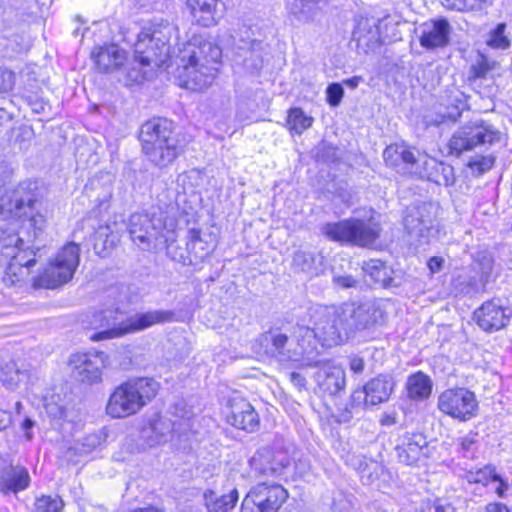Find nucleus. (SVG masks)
Wrapping results in <instances>:
<instances>
[{
  "label": "nucleus",
  "mask_w": 512,
  "mask_h": 512,
  "mask_svg": "<svg viewBox=\"0 0 512 512\" xmlns=\"http://www.w3.org/2000/svg\"><path fill=\"white\" fill-rule=\"evenodd\" d=\"M221 56V49L209 41L188 43L178 67L180 85L192 91L208 88L216 78Z\"/></svg>",
  "instance_id": "1"
},
{
  "label": "nucleus",
  "mask_w": 512,
  "mask_h": 512,
  "mask_svg": "<svg viewBox=\"0 0 512 512\" xmlns=\"http://www.w3.org/2000/svg\"><path fill=\"white\" fill-rule=\"evenodd\" d=\"M117 310H101L92 316L90 324L95 329L107 328L103 331L94 333L90 336L92 341H101L123 336L128 333L138 332L147 329L155 324H161L171 321L173 312L171 311H147L137 313L126 320L117 321Z\"/></svg>",
  "instance_id": "2"
},
{
  "label": "nucleus",
  "mask_w": 512,
  "mask_h": 512,
  "mask_svg": "<svg viewBox=\"0 0 512 512\" xmlns=\"http://www.w3.org/2000/svg\"><path fill=\"white\" fill-rule=\"evenodd\" d=\"M126 229L133 244L142 251L168 249L175 241L174 231L167 229L161 213H133L126 222Z\"/></svg>",
  "instance_id": "3"
},
{
  "label": "nucleus",
  "mask_w": 512,
  "mask_h": 512,
  "mask_svg": "<svg viewBox=\"0 0 512 512\" xmlns=\"http://www.w3.org/2000/svg\"><path fill=\"white\" fill-rule=\"evenodd\" d=\"M158 388L152 378H136L119 385L109 397L107 414L123 418L137 413L156 396Z\"/></svg>",
  "instance_id": "4"
},
{
  "label": "nucleus",
  "mask_w": 512,
  "mask_h": 512,
  "mask_svg": "<svg viewBox=\"0 0 512 512\" xmlns=\"http://www.w3.org/2000/svg\"><path fill=\"white\" fill-rule=\"evenodd\" d=\"M21 237H12L4 243L0 252V268L3 269L2 280L6 286H15L23 282L36 265V252L24 249Z\"/></svg>",
  "instance_id": "5"
},
{
  "label": "nucleus",
  "mask_w": 512,
  "mask_h": 512,
  "mask_svg": "<svg viewBox=\"0 0 512 512\" xmlns=\"http://www.w3.org/2000/svg\"><path fill=\"white\" fill-rule=\"evenodd\" d=\"M173 30L172 26L165 25L152 31H142L135 43V61L142 66L164 64L170 54L169 41Z\"/></svg>",
  "instance_id": "6"
},
{
  "label": "nucleus",
  "mask_w": 512,
  "mask_h": 512,
  "mask_svg": "<svg viewBox=\"0 0 512 512\" xmlns=\"http://www.w3.org/2000/svg\"><path fill=\"white\" fill-rule=\"evenodd\" d=\"M339 310L347 338L357 331L382 325L386 319V310L381 300L344 303L339 306Z\"/></svg>",
  "instance_id": "7"
},
{
  "label": "nucleus",
  "mask_w": 512,
  "mask_h": 512,
  "mask_svg": "<svg viewBox=\"0 0 512 512\" xmlns=\"http://www.w3.org/2000/svg\"><path fill=\"white\" fill-rule=\"evenodd\" d=\"M321 231L332 241L366 247L371 246L379 237L380 227L377 223L349 219L336 223H326Z\"/></svg>",
  "instance_id": "8"
},
{
  "label": "nucleus",
  "mask_w": 512,
  "mask_h": 512,
  "mask_svg": "<svg viewBox=\"0 0 512 512\" xmlns=\"http://www.w3.org/2000/svg\"><path fill=\"white\" fill-rule=\"evenodd\" d=\"M79 261L80 247L74 242L66 244L39 276L37 285L54 289L66 284L72 279Z\"/></svg>",
  "instance_id": "9"
},
{
  "label": "nucleus",
  "mask_w": 512,
  "mask_h": 512,
  "mask_svg": "<svg viewBox=\"0 0 512 512\" xmlns=\"http://www.w3.org/2000/svg\"><path fill=\"white\" fill-rule=\"evenodd\" d=\"M311 330L322 346H336L347 339L339 306L318 305L310 310Z\"/></svg>",
  "instance_id": "10"
},
{
  "label": "nucleus",
  "mask_w": 512,
  "mask_h": 512,
  "mask_svg": "<svg viewBox=\"0 0 512 512\" xmlns=\"http://www.w3.org/2000/svg\"><path fill=\"white\" fill-rule=\"evenodd\" d=\"M288 498L286 489L276 483H259L242 501L241 512H277Z\"/></svg>",
  "instance_id": "11"
},
{
  "label": "nucleus",
  "mask_w": 512,
  "mask_h": 512,
  "mask_svg": "<svg viewBox=\"0 0 512 512\" xmlns=\"http://www.w3.org/2000/svg\"><path fill=\"white\" fill-rule=\"evenodd\" d=\"M500 141V132L484 122L473 123L459 128L449 142L452 153L460 155L479 145H492Z\"/></svg>",
  "instance_id": "12"
},
{
  "label": "nucleus",
  "mask_w": 512,
  "mask_h": 512,
  "mask_svg": "<svg viewBox=\"0 0 512 512\" xmlns=\"http://www.w3.org/2000/svg\"><path fill=\"white\" fill-rule=\"evenodd\" d=\"M438 409L459 421H468L476 416L478 401L467 388L458 387L443 391L437 401Z\"/></svg>",
  "instance_id": "13"
},
{
  "label": "nucleus",
  "mask_w": 512,
  "mask_h": 512,
  "mask_svg": "<svg viewBox=\"0 0 512 512\" xmlns=\"http://www.w3.org/2000/svg\"><path fill=\"white\" fill-rule=\"evenodd\" d=\"M73 377L84 384L93 385L102 380L106 366L104 352L75 354L70 358Z\"/></svg>",
  "instance_id": "14"
},
{
  "label": "nucleus",
  "mask_w": 512,
  "mask_h": 512,
  "mask_svg": "<svg viewBox=\"0 0 512 512\" xmlns=\"http://www.w3.org/2000/svg\"><path fill=\"white\" fill-rule=\"evenodd\" d=\"M394 389V382L391 377L377 376L371 379L362 389L355 390L351 395L352 408L378 405L388 401Z\"/></svg>",
  "instance_id": "15"
},
{
  "label": "nucleus",
  "mask_w": 512,
  "mask_h": 512,
  "mask_svg": "<svg viewBox=\"0 0 512 512\" xmlns=\"http://www.w3.org/2000/svg\"><path fill=\"white\" fill-rule=\"evenodd\" d=\"M318 339L311 330V327L298 325L295 330V343L293 352L288 355L294 362L303 366H317L322 363L317 351Z\"/></svg>",
  "instance_id": "16"
},
{
  "label": "nucleus",
  "mask_w": 512,
  "mask_h": 512,
  "mask_svg": "<svg viewBox=\"0 0 512 512\" xmlns=\"http://www.w3.org/2000/svg\"><path fill=\"white\" fill-rule=\"evenodd\" d=\"M414 175L446 187L454 185L456 180L451 165L421 153H418V166Z\"/></svg>",
  "instance_id": "17"
},
{
  "label": "nucleus",
  "mask_w": 512,
  "mask_h": 512,
  "mask_svg": "<svg viewBox=\"0 0 512 512\" xmlns=\"http://www.w3.org/2000/svg\"><path fill=\"white\" fill-rule=\"evenodd\" d=\"M436 207L432 203L423 202L409 209L404 218V225L408 233L427 239L434 229Z\"/></svg>",
  "instance_id": "18"
},
{
  "label": "nucleus",
  "mask_w": 512,
  "mask_h": 512,
  "mask_svg": "<svg viewBox=\"0 0 512 512\" xmlns=\"http://www.w3.org/2000/svg\"><path fill=\"white\" fill-rule=\"evenodd\" d=\"M451 30L447 19L426 21L418 28L420 45L427 50L445 47L449 44Z\"/></svg>",
  "instance_id": "19"
},
{
  "label": "nucleus",
  "mask_w": 512,
  "mask_h": 512,
  "mask_svg": "<svg viewBox=\"0 0 512 512\" xmlns=\"http://www.w3.org/2000/svg\"><path fill=\"white\" fill-rule=\"evenodd\" d=\"M474 318L478 326L486 332H494L504 328L509 315L502 306L500 299L484 302L475 312Z\"/></svg>",
  "instance_id": "20"
},
{
  "label": "nucleus",
  "mask_w": 512,
  "mask_h": 512,
  "mask_svg": "<svg viewBox=\"0 0 512 512\" xmlns=\"http://www.w3.org/2000/svg\"><path fill=\"white\" fill-rule=\"evenodd\" d=\"M35 198L32 194H27L25 197L16 198L10 212L13 217L21 222V230L30 233L33 230L32 238L36 239L38 233L42 229L44 219L41 215L34 214ZM31 238V236H28Z\"/></svg>",
  "instance_id": "21"
},
{
  "label": "nucleus",
  "mask_w": 512,
  "mask_h": 512,
  "mask_svg": "<svg viewBox=\"0 0 512 512\" xmlns=\"http://www.w3.org/2000/svg\"><path fill=\"white\" fill-rule=\"evenodd\" d=\"M227 422L237 429L254 432L259 427V416L254 407L245 399L234 398L230 402Z\"/></svg>",
  "instance_id": "22"
},
{
  "label": "nucleus",
  "mask_w": 512,
  "mask_h": 512,
  "mask_svg": "<svg viewBox=\"0 0 512 512\" xmlns=\"http://www.w3.org/2000/svg\"><path fill=\"white\" fill-rule=\"evenodd\" d=\"M176 138L173 123L166 118H153L145 122L140 130L142 150Z\"/></svg>",
  "instance_id": "23"
},
{
  "label": "nucleus",
  "mask_w": 512,
  "mask_h": 512,
  "mask_svg": "<svg viewBox=\"0 0 512 512\" xmlns=\"http://www.w3.org/2000/svg\"><path fill=\"white\" fill-rule=\"evenodd\" d=\"M427 444V439L422 433H406L396 446L399 461L406 465L416 464L426 455Z\"/></svg>",
  "instance_id": "24"
},
{
  "label": "nucleus",
  "mask_w": 512,
  "mask_h": 512,
  "mask_svg": "<svg viewBox=\"0 0 512 512\" xmlns=\"http://www.w3.org/2000/svg\"><path fill=\"white\" fill-rule=\"evenodd\" d=\"M383 158L387 165L398 172L415 174L418 166V154L405 144H393L385 148Z\"/></svg>",
  "instance_id": "25"
},
{
  "label": "nucleus",
  "mask_w": 512,
  "mask_h": 512,
  "mask_svg": "<svg viewBox=\"0 0 512 512\" xmlns=\"http://www.w3.org/2000/svg\"><path fill=\"white\" fill-rule=\"evenodd\" d=\"M286 465L284 458L278 459L269 447L257 450L250 460L251 469L258 477L280 474Z\"/></svg>",
  "instance_id": "26"
},
{
  "label": "nucleus",
  "mask_w": 512,
  "mask_h": 512,
  "mask_svg": "<svg viewBox=\"0 0 512 512\" xmlns=\"http://www.w3.org/2000/svg\"><path fill=\"white\" fill-rule=\"evenodd\" d=\"M148 160L157 167L164 168L171 164L182 152L178 138L170 139L167 143H158L142 150Z\"/></svg>",
  "instance_id": "27"
},
{
  "label": "nucleus",
  "mask_w": 512,
  "mask_h": 512,
  "mask_svg": "<svg viewBox=\"0 0 512 512\" xmlns=\"http://www.w3.org/2000/svg\"><path fill=\"white\" fill-rule=\"evenodd\" d=\"M92 58L100 71L109 73L122 67L127 56L125 50L111 44L96 48L92 52Z\"/></svg>",
  "instance_id": "28"
},
{
  "label": "nucleus",
  "mask_w": 512,
  "mask_h": 512,
  "mask_svg": "<svg viewBox=\"0 0 512 512\" xmlns=\"http://www.w3.org/2000/svg\"><path fill=\"white\" fill-rule=\"evenodd\" d=\"M30 483L28 470L20 465H7L0 471V491L2 493H17L25 490Z\"/></svg>",
  "instance_id": "29"
},
{
  "label": "nucleus",
  "mask_w": 512,
  "mask_h": 512,
  "mask_svg": "<svg viewBox=\"0 0 512 512\" xmlns=\"http://www.w3.org/2000/svg\"><path fill=\"white\" fill-rule=\"evenodd\" d=\"M319 387L330 395H336L345 387V372L341 366L324 363L316 373Z\"/></svg>",
  "instance_id": "30"
},
{
  "label": "nucleus",
  "mask_w": 512,
  "mask_h": 512,
  "mask_svg": "<svg viewBox=\"0 0 512 512\" xmlns=\"http://www.w3.org/2000/svg\"><path fill=\"white\" fill-rule=\"evenodd\" d=\"M260 343L280 361H292L288 355L293 352V341H289L288 336L279 329H270L261 334Z\"/></svg>",
  "instance_id": "31"
},
{
  "label": "nucleus",
  "mask_w": 512,
  "mask_h": 512,
  "mask_svg": "<svg viewBox=\"0 0 512 512\" xmlns=\"http://www.w3.org/2000/svg\"><path fill=\"white\" fill-rule=\"evenodd\" d=\"M322 3L324 0H287L286 11L291 19L308 24L313 22L321 12Z\"/></svg>",
  "instance_id": "32"
},
{
  "label": "nucleus",
  "mask_w": 512,
  "mask_h": 512,
  "mask_svg": "<svg viewBox=\"0 0 512 512\" xmlns=\"http://www.w3.org/2000/svg\"><path fill=\"white\" fill-rule=\"evenodd\" d=\"M219 0H187L195 21L204 26L215 25L220 18Z\"/></svg>",
  "instance_id": "33"
},
{
  "label": "nucleus",
  "mask_w": 512,
  "mask_h": 512,
  "mask_svg": "<svg viewBox=\"0 0 512 512\" xmlns=\"http://www.w3.org/2000/svg\"><path fill=\"white\" fill-rule=\"evenodd\" d=\"M203 497L209 512H227L235 506L239 494L236 488H232L228 493L221 495L215 491L208 490L204 492Z\"/></svg>",
  "instance_id": "34"
},
{
  "label": "nucleus",
  "mask_w": 512,
  "mask_h": 512,
  "mask_svg": "<svg viewBox=\"0 0 512 512\" xmlns=\"http://www.w3.org/2000/svg\"><path fill=\"white\" fill-rule=\"evenodd\" d=\"M431 379L421 371H418L407 378V395L414 401H423L427 399L432 392Z\"/></svg>",
  "instance_id": "35"
},
{
  "label": "nucleus",
  "mask_w": 512,
  "mask_h": 512,
  "mask_svg": "<svg viewBox=\"0 0 512 512\" xmlns=\"http://www.w3.org/2000/svg\"><path fill=\"white\" fill-rule=\"evenodd\" d=\"M120 241V232L117 228V223H108L105 226L99 227L95 235L94 249L98 254L103 256L114 248Z\"/></svg>",
  "instance_id": "36"
},
{
  "label": "nucleus",
  "mask_w": 512,
  "mask_h": 512,
  "mask_svg": "<svg viewBox=\"0 0 512 512\" xmlns=\"http://www.w3.org/2000/svg\"><path fill=\"white\" fill-rule=\"evenodd\" d=\"M362 270L368 274L372 280L383 287L391 285V269L385 265V263L379 259H371L366 261L362 265Z\"/></svg>",
  "instance_id": "37"
},
{
  "label": "nucleus",
  "mask_w": 512,
  "mask_h": 512,
  "mask_svg": "<svg viewBox=\"0 0 512 512\" xmlns=\"http://www.w3.org/2000/svg\"><path fill=\"white\" fill-rule=\"evenodd\" d=\"M379 23V19L375 17L361 18L353 32L355 39L359 42L367 39V43L378 41L380 37Z\"/></svg>",
  "instance_id": "38"
},
{
  "label": "nucleus",
  "mask_w": 512,
  "mask_h": 512,
  "mask_svg": "<svg viewBox=\"0 0 512 512\" xmlns=\"http://www.w3.org/2000/svg\"><path fill=\"white\" fill-rule=\"evenodd\" d=\"M314 119L308 116L299 107L291 108L288 111L287 127L291 132L301 134L312 126Z\"/></svg>",
  "instance_id": "39"
},
{
  "label": "nucleus",
  "mask_w": 512,
  "mask_h": 512,
  "mask_svg": "<svg viewBox=\"0 0 512 512\" xmlns=\"http://www.w3.org/2000/svg\"><path fill=\"white\" fill-rule=\"evenodd\" d=\"M35 512H62L64 503L59 496H42L35 501Z\"/></svg>",
  "instance_id": "40"
},
{
  "label": "nucleus",
  "mask_w": 512,
  "mask_h": 512,
  "mask_svg": "<svg viewBox=\"0 0 512 512\" xmlns=\"http://www.w3.org/2000/svg\"><path fill=\"white\" fill-rule=\"evenodd\" d=\"M466 479L469 484H482L488 485L491 481L499 480V476L494 472L491 467H485L477 471H470L466 474Z\"/></svg>",
  "instance_id": "41"
},
{
  "label": "nucleus",
  "mask_w": 512,
  "mask_h": 512,
  "mask_svg": "<svg viewBox=\"0 0 512 512\" xmlns=\"http://www.w3.org/2000/svg\"><path fill=\"white\" fill-rule=\"evenodd\" d=\"M22 373L15 364H6L0 371V379L8 389H15L21 381Z\"/></svg>",
  "instance_id": "42"
},
{
  "label": "nucleus",
  "mask_w": 512,
  "mask_h": 512,
  "mask_svg": "<svg viewBox=\"0 0 512 512\" xmlns=\"http://www.w3.org/2000/svg\"><path fill=\"white\" fill-rule=\"evenodd\" d=\"M506 29V25L504 23H500L496 26V28L491 32L490 39L488 40V44L494 48L506 49L510 46V41L504 35Z\"/></svg>",
  "instance_id": "43"
},
{
  "label": "nucleus",
  "mask_w": 512,
  "mask_h": 512,
  "mask_svg": "<svg viewBox=\"0 0 512 512\" xmlns=\"http://www.w3.org/2000/svg\"><path fill=\"white\" fill-rule=\"evenodd\" d=\"M477 442V434L474 433H469L457 439L459 451L464 457H470L473 455L477 448Z\"/></svg>",
  "instance_id": "44"
},
{
  "label": "nucleus",
  "mask_w": 512,
  "mask_h": 512,
  "mask_svg": "<svg viewBox=\"0 0 512 512\" xmlns=\"http://www.w3.org/2000/svg\"><path fill=\"white\" fill-rule=\"evenodd\" d=\"M333 284L341 289L358 288L360 281L352 275L340 274L333 271Z\"/></svg>",
  "instance_id": "45"
},
{
  "label": "nucleus",
  "mask_w": 512,
  "mask_h": 512,
  "mask_svg": "<svg viewBox=\"0 0 512 512\" xmlns=\"http://www.w3.org/2000/svg\"><path fill=\"white\" fill-rule=\"evenodd\" d=\"M493 165L494 158L492 156H476L472 158L468 163V166L478 173H484L490 170Z\"/></svg>",
  "instance_id": "46"
},
{
  "label": "nucleus",
  "mask_w": 512,
  "mask_h": 512,
  "mask_svg": "<svg viewBox=\"0 0 512 512\" xmlns=\"http://www.w3.org/2000/svg\"><path fill=\"white\" fill-rule=\"evenodd\" d=\"M326 95H327V102L330 106L336 107L340 104L343 95L344 90L341 84L339 83H332L328 85L326 89Z\"/></svg>",
  "instance_id": "47"
},
{
  "label": "nucleus",
  "mask_w": 512,
  "mask_h": 512,
  "mask_svg": "<svg viewBox=\"0 0 512 512\" xmlns=\"http://www.w3.org/2000/svg\"><path fill=\"white\" fill-rule=\"evenodd\" d=\"M293 263L300 267L302 271H307L312 268V254L305 251H297L293 257Z\"/></svg>",
  "instance_id": "48"
},
{
  "label": "nucleus",
  "mask_w": 512,
  "mask_h": 512,
  "mask_svg": "<svg viewBox=\"0 0 512 512\" xmlns=\"http://www.w3.org/2000/svg\"><path fill=\"white\" fill-rule=\"evenodd\" d=\"M203 241L200 237L199 232H193L192 237L190 241L187 243V249L195 255L197 258H204L206 255H208V251L199 252L198 249H202Z\"/></svg>",
  "instance_id": "49"
},
{
  "label": "nucleus",
  "mask_w": 512,
  "mask_h": 512,
  "mask_svg": "<svg viewBox=\"0 0 512 512\" xmlns=\"http://www.w3.org/2000/svg\"><path fill=\"white\" fill-rule=\"evenodd\" d=\"M491 67L485 59H482L478 63L474 64L470 68V79L485 78Z\"/></svg>",
  "instance_id": "50"
},
{
  "label": "nucleus",
  "mask_w": 512,
  "mask_h": 512,
  "mask_svg": "<svg viewBox=\"0 0 512 512\" xmlns=\"http://www.w3.org/2000/svg\"><path fill=\"white\" fill-rule=\"evenodd\" d=\"M13 85L14 74L10 71L0 69V93L11 90Z\"/></svg>",
  "instance_id": "51"
},
{
  "label": "nucleus",
  "mask_w": 512,
  "mask_h": 512,
  "mask_svg": "<svg viewBox=\"0 0 512 512\" xmlns=\"http://www.w3.org/2000/svg\"><path fill=\"white\" fill-rule=\"evenodd\" d=\"M244 66L252 71H257L262 66V59L260 58L259 54L251 51L250 58L244 59Z\"/></svg>",
  "instance_id": "52"
},
{
  "label": "nucleus",
  "mask_w": 512,
  "mask_h": 512,
  "mask_svg": "<svg viewBox=\"0 0 512 512\" xmlns=\"http://www.w3.org/2000/svg\"><path fill=\"white\" fill-rule=\"evenodd\" d=\"M331 512H350L349 501L342 495H340L339 498H334Z\"/></svg>",
  "instance_id": "53"
},
{
  "label": "nucleus",
  "mask_w": 512,
  "mask_h": 512,
  "mask_svg": "<svg viewBox=\"0 0 512 512\" xmlns=\"http://www.w3.org/2000/svg\"><path fill=\"white\" fill-rule=\"evenodd\" d=\"M493 0H466V12L480 11L491 5Z\"/></svg>",
  "instance_id": "54"
},
{
  "label": "nucleus",
  "mask_w": 512,
  "mask_h": 512,
  "mask_svg": "<svg viewBox=\"0 0 512 512\" xmlns=\"http://www.w3.org/2000/svg\"><path fill=\"white\" fill-rule=\"evenodd\" d=\"M440 2L447 9L466 12V0H440Z\"/></svg>",
  "instance_id": "55"
},
{
  "label": "nucleus",
  "mask_w": 512,
  "mask_h": 512,
  "mask_svg": "<svg viewBox=\"0 0 512 512\" xmlns=\"http://www.w3.org/2000/svg\"><path fill=\"white\" fill-rule=\"evenodd\" d=\"M13 423L11 412L0 409V430H6Z\"/></svg>",
  "instance_id": "56"
},
{
  "label": "nucleus",
  "mask_w": 512,
  "mask_h": 512,
  "mask_svg": "<svg viewBox=\"0 0 512 512\" xmlns=\"http://www.w3.org/2000/svg\"><path fill=\"white\" fill-rule=\"evenodd\" d=\"M443 263V258L435 256L429 259L428 267L433 274L438 273L442 269Z\"/></svg>",
  "instance_id": "57"
},
{
  "label": "nucleus",
  "mask_w": 512,
  "mask_h": 512,
  "mask_svg": "<svg viewBox=\"0 0 512 512\" xmlns=\"http://www.w3.org/2000/svg\"><path fill=\"white\" fill-rule=\"evenodd\" d=\"M290 380L291 382L293 383L294 386H296L297 388L301 389L303 387H305L306 385V379L304 376H302L300 373L298 372H292L290 374Z\"/></svg>",
  "instance_id": "58"
},
{
  "label": "nucleus",
  "mask_w": 512,
  "mask_h": 512,
  "mask_svg": "<svg viewBox=\"0 0 512 512\" xmlns=\"http://www.w3.org/2000/svg\"><path fill=\"white\" fill-rule=\"evenodd\" d=\"M350 369L355 373H360L364 369V362L361 358H353L350 360Z\"/></svg>",
  "instance_id": "59"
},
{
  "label": "nucleus",
  "mask_w": 512,
  "mask_h": 512,
  "mask_svg": "<svg viewBox=\"0 0 512 512\" xmlns=\"http://www.w3.org/2000/svg\"><path fill=\"white\" fill-rule=\"evenodd\" d=\"M34 425H35V422L30 418H25L21 425L22 429L26 431L25 437L29 441L32 439V433L29 432V430L31 428H33Z\"/></svg>",
  "instance_id": "60"
},
{
  "label": "nucleus",
  "mask_w": 512,
  "mask_h": 512,
  "mask_svg": "<svg viewBox=\"0 0 512 512\" xmlns=\"http://www.w3.org/2000/svg\"><path fill=\"white\" fill-rule=\"evenodd\" d=\"M487 512H510L508 508L501 503H490L486 507Z\"/></svg>",
  "instance_id": "61"
},
{
  "label": "nucleus",
  "mask_w": 512,
  "mask_h": 512,
  "mask_svg": "<svg viewBox=\"0 0 512 512\" xmlns=\"http://www.w3.org/2000/svg\"><path fill=\"white\" fill-rule=\"evenodd\" d=\"M380 423H381V425H384V426L394 425V424H396V417H395V415H392V414H384V415H382V417L380 419Z\"/></svg>",
  "instance_id": "62"
},
{
  "label": "nucleus",
  "mask_w": 512,
  "mask_h": 512,
  "mask_svg": "<svg viewBox=\"0 0 512 512\" xmlns=\"http://www.w3.org/2000/svg\"><path fill=\"white\" fill-rule=\"evenodd\" d=\"M493 482L497 483L495 492L498 494V496L503 497V495L507 489V485L502 481V479L500 477H499V480L493 481Z\"/></svg>",
  "instance_id": "63"
},
{
  "label": "nucleus",
  "mask_w": 512,
  "mask_h": 512,
  "mask_svg": "<svg viewBox=\"0 0 512 512\" xmlns=\"http://www.w3.org/2000/svg\"><path fill=\"white\" fill-rule=\"evenodd\" d=\"M437 508H434V503L427 501L422 503L420 509L417 512H436Z\"/></svg>",
  "instance_id": "64"
}]
</instances>
